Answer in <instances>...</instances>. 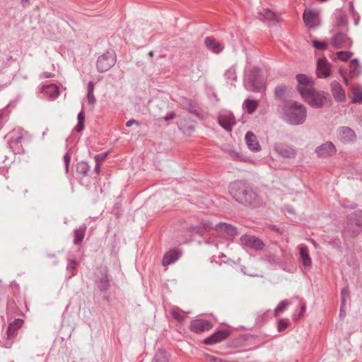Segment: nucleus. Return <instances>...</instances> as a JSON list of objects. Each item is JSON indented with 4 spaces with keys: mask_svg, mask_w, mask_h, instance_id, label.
Listing matches in <instances>:
<instances>
[{
    "mask_svg": "<svg viewBox=\"0 0 362 362\" xmlns=\"http://www.w3.org/2000/svg\"><path fill=\"white\" fill-rule=\"evenodd\" d=\"M230 195L241 205L256 209L263 205L262 198L254 190L251 184L245 180H235L229 184Z\"/></svg>",
    "mask_w": 362,
    "mask_h": 362,
    "instance_id": "obj_1",
    "label": "nucleus"
},
{
    "mask_svg": "<svg viewBox=\"0 0 362 362\" xmlns=\"http://www.w3.org/2000/svg\"><path fill=\"white\" fill-rule=\"evenodd\" d=\"M362 232V211H356L347 215L342 223L341 234L345 245Z\"/></svg>",
    "mask_w": 362,
    "mask_h": 362,
    "instance_id": "obj_2",
    "label": "nucleus"
},
{
    "mask_svg": "<svg viewBox=\"0 0 362 362\" xmlns=\"http://www.w3.org/2000/svg\"><path fill=\"white\" fill-rule=\"evenodd\" d=\"M21 304V295L19 287L13 288L12 295L8 297L6 303V313L8 315H22L23 313L20 310L18 305Z\"/></svg>",
    "mask_w": 362,
    "mask_h": 362,
    "instance_id": "obj_3",
    "label": "nucleus"
},
{
    "mask_svg": "<svg viewBox=\"0 0 362 362\" xmlns=\"http://www.w3.org/2000/svg\"><path fill=\"white\" fill-rule=\"evenodd\" d=\"M333 36L331 40V44L335 49H346L352 46V40L346 35L344 30H332Z\"/></svg>",
    "mask_w": 362,
    "mask_h": 362,
    "instance_id": "obj_4",
    "label": "nucleus"
},
{
    "mask_svg": "<svg viewBox=\"0 0 362 362\" xmlns=\"http://www.w3.org/2000/svg\"><path fill=\"white\" fill-rule=\"evenodd\" d=\"M116 54L112 49L107 50L105 54L100 55L97 61V69L100 72H105L112 67L116 62Z\"/></svg>",
    "mask_w": 362,
    "mask_h": 362,
    "instance_id": "obj_5",
    "label": "nucleus"
},
{
    "mask_svg": "<svg viewBox=\"0 0 362 362\" xmlns=\"http://www.w3.org/2000/svg\"><path fill=\"white\" fill-rule=\"evenodd\" d=\"M329 94L325 92L316 91L315 88L303 98L313 107H319L327 103Z\"/></svg>",
    "mask_w": 362,
    "mask_h": 362,
    "instance_id": "obj_6",
    "label": "nucleus"
},
{
    "mask_svg": "<svg viewBox=\"0 0 362 362\" xmlns=\"http://www.w3.org/2000/svg\"><path fill=\"white\" fill-rule=\"evenodd\" d=\"M296 78L297 81L296 88L302 97L314 89V81L311 77L300 74L296 75Z\"/></svg>",
    "mask_w": 362,
    "mask_h": 362,
    "instance_id": "obj_7",
    "label": "nucleus"
},
{
    "mask_svg": "<svg viewBox=\"0 0 362 362\" xmlns=\"http://www.w3.org/2000/svg\"><path fill=\"white\" fill-rule=\"evenodd\" d=\"M213 327V323L202 318H197L190 321L189 329L194 333L200 334L209 331Z\"/></svg>",
    "mask_w": 362,
    "mask_h": 362,
    "instance_id": "obj_8",
    "label": "nucleus"
},
{
    "mask_svg": "<svg viewBox=\"0 0 362 362\" xmlns=\"http://www.w3.org/2000/svg\"><path fill=\"white\" fill-rule=\"evenodd\" d=\"M259 74V69H253L248 76L247 79L245 81V88L251 91H261L264 88V85L256 78Z\"/></svg>",
    "mask_w": 362,
    "mask_h": 362,
    "instance_id": "obj_9",
    "label": "nucleus"
},
{
    "mask_svg": "<svg viewBox=\"0 0 362 362\" xmlns=\"http://www.w3.org/2000/svg\"><path fill=\"white\" fill-rule=\"evenodd\" d=\"M11 136L10 139L9 144H14L16 147V150L18 153L23 152L22 143L25 140V136L28 135V132L25 131L21 127L13 129L11 132Z\"/></svg>",
    "mask_w": 362,
    "mask_h": 362,
    "instance_id": "obj_10",
    "label": "nucleus"
},
{
    "mask_svg": "<svg viewBox=\"0 0 362 362\" xmlns=\"http://www.w3.org/2000/svg\"><path fill=\"white\" fill-rule=\"evenodd\" d=\"M230 331L225 329L216 330L212 334L204 339L202 343L205 345L216 344L226 339L230 336Z\"/></svg>",
    "mask_w": 362,
    "mask_h": 362,
    "instance_id": "obj_11",
    "label": "nucleus"
},
{
    "mask_svg": "<svg viewBox=\"0 0 362 362\" xmlns=\"http://www.w3.org/2000/svg\"><path fill=\"white\" fill-rule=\"evenodd\" d=\"M94 282L101 292H106L110 289V283L105 267L99 269V274L96 276Z\"/></svg>",
    "mask_w": 362,
    "mask_h": 362,
    "instance_id": "obj_12",
    "label": "nucleus"
},
{
    "mask_svg": "<svg viewBox=\"0 0 362 362\" xmlns=\"http://www.w3.org/2000/svg\"><path fill=\"white\" fill-rule=\"evenodd\" d=\"M274 148L276 153L286 158H294L297 155L296 150L285 143H275Z\"/></svg>",
    "mask_w": 362,
    "mask_h": 362,
    "instance_id": "obj_13",
    "label": "nucleus"
},
{
    "mask_svg": "<svg viewBox=\"0 0 362 362\" xmlns=\"http://www.w3.org/2000/svg\"><path fill=\"white\" fill-rule=\"evenodd\" d=\"M241 243L247 247L256 250H262L265 245L259 238L250 235H243L240 239Z\"/></svg>",
    "mask_w": 362,
    "mask_h": 362,
    "instance_id": "obj_14",
    "label": "nucleus"
},
{
    "mask_svg": "<svg viewBox=\"0 0 362 362\" xmlns=\"http://www.w3.org/2000/svg\"><path fill=\"white\" fill-rule=\"evenodd\" d=\"M303 21L310 28H315L320 24L319 13L317 11L305 10L303 13Z\"/></svg>",
    "mask_w": 362,
    "mask_h": 362,
    "instance_id": "obj_15",
    "label": "nucleus"
},
{
    "mask_svg": "<svg viewBox=\"0 0 362 362\" xmlns=\"http://www.w3.org/2000/svg\"><path fill=\"white\" fill-rule=\"evenodd\" d=\"M335 146L331 141H327L318 146L315 149L317 156L320 158H327L331 156L336 153Z\"/></svg>",
    "mask_w": 362,
    "mask_h": 362,
    "instance_id": "obj_16",
    "label": "nucleus"
},
{
    "mask_svg": "<svg viewBox=\"0 0 362 362\" xmlns=\"http://www.w3.org/2000/svg\"><path fill=\"white\" fill-rule=\"evenodd\" d=\"M217 122L218 124L227 132H231L236 124L234 115H218Z\"/></svg>",
    "mask_w": 362,
    "mask_h": 362,
    "instance_id": "obj_17",
    "label": "nucleus"
},
{
    "mask_svg": "<svg viewBox=\"0 0 362 362\" xmlns=\"http://www.w3.org/2000/svg\"><path fill=\"white\" fill-rule=\"evenodd\" d=\"M40 93L49 100H54L59 95V88L55 84L43 85L40 88Z\"/></svg>",
    "mask_w": 362,
    "mask_h": 362,
    "instance_id": "obj_18",
    "label": "nucleus"
},
{
    "mask_svg": "<svg viewBox=\"0 0 362 362\" xmlns=\"http://www.w3.org/2000/svg\"><path fill=\"white\" fill-rule=\"evenodd\" d=\"M214 229L218 232L223 233L229 237L234 238L238 235V230L237 228L231 224L220 222L217 223Z\"/></svg>",
    "mask_w": 362,
    "mask_h": 362,
    "instance_id": "obj_19",
    "label": "nucleus"
},
{
    "mask_svg": "<svg viewBox=\"0 0 362 362\" xmlns=\"http://www.w3.org/2000/svg\"><path fill=\"white\" fill-rule=\"evenodd\" d=\"M181 257V252L177 249H172L166 252L162 259V264L166 267L175 263Z\"/></svg>",
    "mask_w": 362,
    "mask_h": 362,
    "instance_id": "obj_20",
    "label": "nucleus"
},
{
    "mask_svg": "<svg viewBox=\"0 0 362 362\" xmlns=\"http://www.w3.org/2000/svg\"><path fill=\"white\" fill-rule=\"evenodd\" d=\"M317 74L320 78H327L330 75V64L326 58L317 61Z\"/></svg>",
    "mask_w": 362,
    "mask_h": 362,
    "instance_id": "obj_21",
    "label": "nucleus"
},
{
    "mask_svg": "<svg viewBox=\"0 0 362 362\" xmlns=\"http://www.w3.org/2000/svg\"><path fill=\"white\" fill-rule=\"evenodd\" d=\"M285 110L289 113H305V107L300 103L295 100H287L284 103Z\"/></svg>",
    "mask_w": 362,
    "mask_h": 362,
    "instance_id": "obj_22",
    "label": "nucleus"
},
{
    "mask_svg": "<svg viewBox=\"0 0 362 362\" xmlns=\"http://www.w3.org/2000/svg\"><path fill=\"white\" fill-rule=\"evenodd\" d=\"M339 139L343 143H350L356 139V135L354 130L348 127H341L339 129Z\"/></svg>",
    "mask_w": 362,
    "mask_h": 362,
    "instance_id": "obj_23",
    "label": "nucleus"
},
{
    "mask_svg": "<svg viewBox=\"0 0 362 362\" xmlns=\"http://www.w3.org/2000/svg\"><path fill=\"white\" fill-rule=\"evenodd\" d=\"M259 18L262 21L268 22L271 25H275L279 18L277 15L269 9L262 8L259 11Z\"/></svg>",
    "mask_w": 362,
    "mask_h": 362,
    "instance_id": "obj_24",
    "label": "nucleus"
},
{
    "mask_svg": "<svg viewBox=\"0 0 362 362\" xmlns=\"http://www.w3.org/2000/svg\"><path fill=\"white\" fill-rule=\"evenodd\" d=\"M306 115H281V118L288 124L298 125L305 121Z\"/></svg>",
    "mask_w": 362,
    "mask_h": 362,
    "instance_id": "obj_25",
    "label": "nucleus"
},
{
    "mask_svg": "<svg viewBox=\"0 0 362 362\" xmlns=\"http://www.w3.org/2000/svg\"><path fill=\"white\" fill-rule=\"evenodd\" d=\"M245 139L248 148L252 151H259L261 149L257 136L252 132H247L245 134Z\"/></svg>",
    "mask_w": 362,
    "mask_h": 362,
    "instance_id": "obj_26",
    "label": "nucleus"
},
{
    "mask_svg": "<svg viewBox=\"0 0 362 362\" xmlns=\"http://www.w3.org/2000/svg\"><path fill=\"white\" fill-rule=\"evenodd\" d=\"M346 24L347 18L346 14L341 11H338L336 14V19L334 22L332 30L346 31Z\"/></svg>",
    "mask_w": 362,
    "mask_h": 362,
    "instance_id": "obj_27",
    "label": "nucleus"
},
{
    "mask_svg": "<svg viewBox=\"0 0 362 362\" xmlns=\"http://www.w3.org/2000/svg\"><path fill=\"white\" fill-rule=\"evenodd\" d=\"M23 323V320L20 318L15 319L13 322H11L6 331L8 338L11 339L15 337L17 334L18 329L22 327Z\"/></svg>",
    "mask_w": 362,
    "mask_h": 362,
    "instance_id": "obj_28",
    "label": "nucleus"
},
{
    "mask_svg": "<svg viewBox=\"0 0 362 362\" xmlns=\"http://www.w3.org/2000/svg\"><path fill=\"white\" fill-rule=\"evenodd\" d=\"M23 323V320L20 318L15 319L13 322H11L6 331L8 338L11 339L15 337L17 334L18 329L22 327Z\"/></svg>",
    "mask_w": 362,
    "mask_h": 362,
    "instance_id": "obj_29",
    "label": "nucleus"
},
{
    "mask_svg": "<svg viewBox=\"0 0 362 362\" xmlns=\"http://www.w3.org/2000/svg\"><path fill=\"white\" fill-rule=\"evenodd\" d=\"M23 323V320L20 318L15 319L13 322H11L6 331L8 338L11 339L15 337L17 334L18 329L22 327Z\"/></svg>",
    "mask_w": 362,
    "mask_h": 362,
    "instance_id": "obj_30",
    "label": "nucleus"
},
{
    "mask_svg": "<svg viewBox=\"0 0 362 362\" xmlns=\"http://www.w3.org/2000/svg\"><path fill=\"white\" fill-rule=\"evenodd\" d=\"M204 43L209 49L216 54L221 52L223 49V45L213 37H206Z\"/></svg>",
    "mask_w": 362,
    "mask_h": 362,
    "instance_id": "obj_31",
    "label": "nucleus"
},
{
    "mask_svg": "<svg viewBox=\"0 0 362 362\" xmlns=\"http://www.w3.org/2000/svg\"><path fill=\"white\" fill-rule=\"evenodd\" d=\"M87 229L86 224L81 225L78 228L74 230V244L80 245L84 239L85 233Z\"/></svg>",
    "mask_w": 362,
    "mask_h": 362,
    "instance_id": "obj_32",
    "label": "nucleus"
},
{
    "mask_svg": "<svg viewBox=\"0 0 362 362\" xmlns=\"http://www.w3.org/2000/svg\"><path fill=\"white\" fill-rule=\"evenodd\" d=\"M331 86L334 98L339 101H344L346 99V94L341 86L338 82L334 81L332 83Z\"/></svg>",
    "mask_w": 362,
    "mask_h": 362,
    "instance_id": "obj_33",
    "label": "nucleus"
},
{
    "mask_svg": "<svg viewBox=\"0 0 362 362\" xmlns=\"http://www.w3.org/2000/svg\"><path fill=\"white\" fill-rule=\"evenodd\" d=\"M299 255L302 264L305 267H308L312 264V260L309 255L308 247L306 245H301L299 249Z\"/></svg>",
    "mask_w": 362,
    "mask_h": 362,
    "instance_id": "obj_34",
    "label": "nucleus"
},
{
    "mask_svg": "<svg viewBox=\"0 0 362 362\" xmlns=\"http://www.w3.org/2000/svg\"><path fill=\"white\" fill-rule=\"evenodd\" d=\"M76 172L77 175L81 178H83L89 175L90 166L86 161H80L76 165Z\"/></svg>",
    "mask_w": 362,
    "mask_h": 362,
    "instance_id": "obj_35",
    "label": "nucleus"
},
{
    "mask_svg": "<svg viewBox=\"0 0 362 362\" xmlns=\"http://www.w3.org/2000/svg\"><path fill=\"white\" fill-rule=\"evenodd\" d=\"M361 72V67L359 65L358 60L354 59L350 62L349 74L351 77L358 76Z\"/></svg>",
    "mask_w": 362,
    "mask_h": 362,
    "instance_id": "obj_36",
    "label": "nucleus"
},
{
    "mask_svg": "<svg viewBox=\"0 0 362 362\" xmlns=\"http://www.w3.org/2000/svg\"><path fill=\"white\" fill-rule=\"evenodd\" d=\"M257 105L258 102L257 100L246 99L243 103V107L247 110V113H252L256 110Z\"/></svg>",
    "mask_w": 362,
    "mask_h": 362,
    "instance_id": "obj_37",
    "label": "nucleus"
},
{
    "mask_svg": "<svg viewBox=\"0 0 362 362\" xmlns=\"http://www.w3.org/2000/svg\"><path fill=\"white\" fill-rule=\"evenodd\" d=\"M352 101L354 103H362V87L355 85L352 88Z\"/></svg>",
    "mask_w": 362,
    "mask_h": 362,
    "instance_id": "obj_38",
    "label": "nucleus"
},
{
    "mask_svg": "<svg viewBox=\"0 0 362 362\" xmlns=\"http://www.w3.org/2000/svg\"><path fill=\"white\" fill-rule=\"evenodd\" d=\"M271 317L270 311H259L257 314L256 324L258 325H264Z\"/></svg>",
    "mask_w": 362,
    "mask_h": 362,
    "instance_id": "obj_39",
    "label": "nucleus"
},
{
    "mask_svg": "<svg viewBox=\"0 0 362 362\" xmlns=\"http://www.w3.org/2000/svg\"><path fill=\"white\" fill-rule=\"evenodd\" d=\"M151 362H169L165 351L159 349L154 355Z\"/></svg>",
    "mask_w": 362,
    "mask_h": 362,
    "instance_id": "obj_40",
    "label": "nucleus"
},
{
    "mask_svg": "<svg viewBox=\"0 0 362 362\" xmlns=\"http://www.w3.org/2000/svg\"><path fill=\"white\" fill-rule=\"evenodd\" d=\"M288 89V88L286 86L280 85L276 86L274 89L275 98L278 100H283Z\"/></svg>",
    "mask_w": 362,
    "mask_h": 362,
    "instance_id": "obj_41",
    "label": "nucleus"
},
{
    "mask_svg": "<svg viewBox=\"0 0 362 362\" xmlns=\"http://www.w3.org/2000/svg\"><path fill=\"white\" fill-rule=\"evenodd\" d=\"M78 264V262L75 259H69L68 263L66 266V270L69 273H70L69 278L72 277L76 274V266Z\"/></svg>",
    "mask_w": 362,
    "mask_h": 362,
    "instance_id": "obj_42",
    "label": "nucleus"
},
{
    "mask_svg": "<svg viewBox=\"0 0 362 362\" xmlns=\"http://www.w3.org/2000/svg\"><path fill=\"white\" fill-rule=\"evenodd\" d=\"M291 304V302L288 300H284L281 301L276 308L274 310V315L275 317H277L279 315L280 313H282L285 311V310L287 308V307Z\"/></svg>",
    "mask_w": 362,
    "mask_h": 362,
    "instance_id": "obj_43",
    "label": "nucleus"
},
{
    "mask_svg": "<svg viewBox=\"0 0 362 362\" xmlns=\"http://www.w3.org/2000/svg\"><path fill=\"white\" fill-rule=\"evenodd\" d=\"M85 115H77L78 122L74 129L75 132L80 133L84 129Z\"/></svg>",
    "mask_w": 362,
    "mask_h": 362,
    "instance_id": "obj_44",
    "label": "nucleus"
},
{
    "mask_svg": "<svg viewBox=\"0 0 362 362\" xmlns=\"http://www.w3.org/2000/svg\"><path fill=\"white\" fill-rule=\"evenodd\" d=\"M179 128L182 130L185 133L189 134L193 132L195 129L194 124L193 122H190L188 123L180 122L178 124Z\"/></svg>",
    "mask_w": 362,
    "mask_h": 362,
    "instance_id": "obj_45",
    "label": "nucleus"
},
{
    "mask_svg": "<svg viewBox=\"0 0 362 362\" xmlns=\"http://www.w3.org/2000/svg\"><path fill=\"white\" fill-rule=\"evenodd\" d=\"M182 105L189 112V113H196L197 110L195 109L194 104L189 99H183Z\"/></svg>",
    "mask_w": 362,
    "mask_h": 362,
    "instance_id": "obj_46",
    "label": "nucleus"
},
{
    "mask_svg": "<svg viewBox=\"0 0 362 362\" xmlns=\"http://www.w3.org/2000/svg\"><path fill=\"white\" fill-rule=\"evenodd\" d=\"M352 52L339 51L337 52V56L339 59L342 62H346L353 56Z\"/></svg>",
    "mask_w": 362,
    "mask_h": 362,
    "instance_id": "obj_47",
    "label": "nucleus"
},
{
    "mask_svg": "<svg viewBox=\"0 0 362 362\" xmlns=\"http://www.w3.org/2000/svg\"><path fill=\"white\" fill-rule=\"evenodd\" d=\"M94 91V83L91 81H90L88 83V93H87V98L88 100V102L90 103H93L95 102V97L93 95Z\"/></svg>",
    "mask_w": 362,
    "mask_h": 362,
    "instance_id": "obj_48",
    "label": "nucleus"
},
{
    "mask_svg": "<svg viewBox=\"0 0 362 362\" xmlns=\"http://www.w3.org/2000/svg\"><path fill=\"white\" fill-rule=\"evenodd\" d=\"M117 218H120L123 214V209L122 207V204L119 202H117L114 204L112 212Z\"/></svg>",
    "mask_w": 362,
    "mask_h": 362,
    "instance_id": "obj_49",
    "label": "nucleus"
},
{
    "mask_svg": "<svg viewBox=\"0 0 362 362\" xmlns=\"http://www.w3.org/2000/svg\"><path fill=\"white\" fill-rule=\"evenodd\" d=\"M225 77L226 79L230 81H235L236 80V72L234 66L230 67L228 69H227L225 72Z\"/></svg>",
    "mask_w": 362,
    "mask_h": 362,
    "instance_id": "obj_50",
    "label": "nucleus"
},
{
    "mask_svg": "<svg viewBox=\"0 0 362 362\" xmlns=\"http://www.w3.org/2000/svg\"><path fill=\"white\" fill-rule=\"evenodd\" d=\"M290 325L288 320L280 319L277 322V329L279 332L284 331Z\"/></svg>",
    "mask_w": 362,
    "mask_h": 362,
    "instance_id": "obj_51",
    "label": "nucleus"
},
{
    "mask_svg": "<svg viewBox=\"0 0 362 362\" xmlns=\"http://www.w3.org/2000/svg\"><path fill=\"white\" fill-rule=\"evenodd\" d=\"M329 245L337 250H341V241L338 236L333 238L329 242Z\"/></svg>",
    "mask_w": 362,
    "mask_h": 362,
    "instance_id": "obj_52",
    "label": "nucleus"
},
{
    "mask_svg": "<svg viewBox=\"0 0 362 362\" xmlns=\"http://www.w3.org/2000/svg\"><path fill=\"white\" fill-rule=\"evenodd\" d=\"M349 297V288L348 286H345L341 291V301H342V304L346 303V298Z\"/></svg>",
    "mask_w": 362,
    "mask_h": 362,
    "instance_id": "obj_53",
    "label": "nucleus"
},
{
    "mask_svg": "<svg viewBox=\"0 0 362 362\" xmlns=\"http://www.w3.org/2000/svg\"><path fill=\"white\" fill-rule=\"evenodd\" d=\"M313 44V46L317 49H320V50L325 49L327 47V44L323 41L314 40Z\"/></svg>",
    "mask_w": 362,
    "mask_h": 362,
    "instance_id": "obj_54",
    "label": "nucleus"
},
{
    "mask_svg": "<svg viewBox=\"0 0 362 362\" xmlns=\"http://www.w3.org/2000/svg\"><path fill=\"white\" fill-rule=\"evenodd\" d=\"M170 313H171L173 317L180 322H183L185 319V317L184 315H181L180 313H179L177 311H176L175 310H173Z\"/></svg>",
    "mask_w": 362,
    "mask_h": 362,
    "instance_id": "obj_55",
    "label": "nucleus"
},
{
    "mask_svg": "<svg viewBox=\"0 0 362 362\" xmlns=\"http://www.w3.org/2000/svg\"><path fill=\"white\" fill-rule=\"evenodd\" d=\"M107 154H108V151H106V152H104L102 153H99V154H96L94 157L95 163H100L102 161H103L107 158Z\"/></svg>",
    "mask_w": 362,
    "mask_h": 362,
    "instance_id": "obj_56",
    "label": "nucleus"
},
{
    "mask_svg": "<svg viewBox=\"0 0 362 362\" xmlns=\"http://www.w3.org/2000/svg\"><path fill=\"white\" fill-rule=\"evenodd\" d=\"M208 359L211 362H236V361H228V360H226V359H223V358H218V357H216V356H211V355L208 356Z\"/></svg>",
    "mask_w": 362,
    "mask_h": 362,
    "instance_id": "obj_57",
    "label": "nucleus"
},
{
    "mask_svg": "<svg viewBox=\"0 0 362 362\" xmlns=\"http://www.w3.org/2000/svg\"><path fill=\"white\" fill-rule=\"evenodd\" d=\"M64 161L65 165V171L66 173L69 172V164L71 162V156L68 153H66L64 156Z\"/></svg>",
    "mask_w": 362,
    "mask_h": 362,
    "instance_id": "obj_58",
    "label": "nucleus"
},
{
    "mask_svg": "<svg viewBox=\"0 0 362 362\" xmlns=\"http://www.w3.org/2000/svg\"><path fill=\"white\" fill-rule=\"evenodd\" d=\"M188 230L191 232H193L194 233H199L202 232V227L199 226H193V225H191L189 228H188Z\"/></svg>",
    "mask_w": 362,
    "mask_h": 362,
    "instance_id": "obj_59",
    "label": "nucleus"
},
{
    "mask_svg": "<svg viewBox=\"0 0 362 362\" xmlns=\"http://www.w3.org/2000/svg\"><path fill=\"white\" fill-rule=\"evenodd\" d=\"M267 260L272 264L277 263L279 262V259L276 258V256L272 254L267 256Z\"/></svg>",
    "mask_w": 362,
    "mask_h": 362,
    "instance_id": "obj_60",
    "label": "nucleus"
},
{
    "mask_svg": "<svg viewBox=\"0 0 362 362\" xmlns=\"http://www.w3.org/2000/svg\"><path fill=\"white\" fill-rule=\"evenodd\" d=\"M54 76V74H52L50 72L45 71L41 74L40 78H52Z\"/></svg>",
    "mask_w": 362,
    "mask_h": 362,
    "instance_id": "obj_61",
    "label": "nucleus"
},
{
    "mask_svg": "<svg viewBox=\"0 0 362 362\" xmlns=\"http://www.w3.org/2000/svg\"><path fill=\"white\" fill-rule=\"evenodd\" d=\"M344 207H346V208H349V209H354L357 207V204L354 202H351V203H349V204H344Z\"/></svg>",
    "mask_w": 362,
    "mask_h": 362,
    "instance_id": "obj_62",
    "label": "nucleus"
},
{
    "mask_svg": "<svg viewBox=\"0 0 362 362\" xmlns=\"http://www.w3.org/2000/svg\"><path fill=\"white\" fill-rule=\"evenodd\" d=\"M133 124H139V122L134 119H129L126 122V127H131Z\"/></svg>",
    "mask_w": 362,
    "mask_h": 362,
    "instance_id": "obj_63",
    "label": "nucleus"
},
{
    "mask_svg": "<svg viewBox=\"0 0 362 362\" xmlns=\"http://www.w3.org/2000/svg\"><path fill=\"white\" fill-rule=\"evenodd\" d=\"M100 172V163H95V165L94 168V173L98 175Z\"/></svg>",
    "mask_w": 362,
    "mask_h": 362,
    "instance_id": "obj_64",
    "label": "nucleus"
}]
</instances>
